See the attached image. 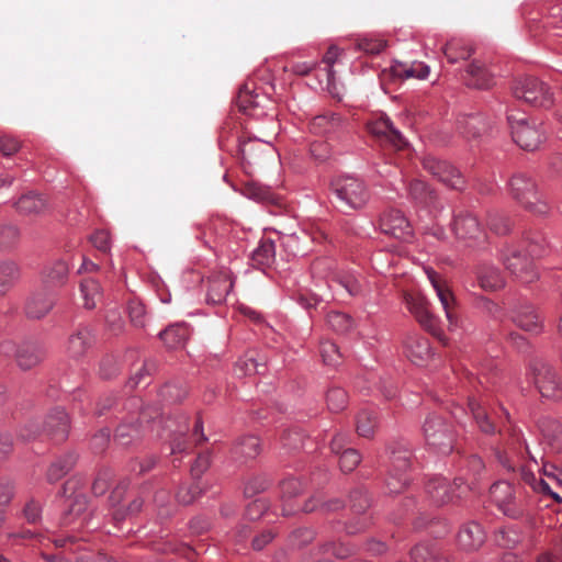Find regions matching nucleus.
Segmentation results:
<instances>
[{
    "mask_svg": "<svg viewBox=\"0 0 562 562\" xmlns=\"http://www.w3.org/2000/svg\"><path fill=\"white\" fill-rule=\"evenodd\" d=\"M160 395L165 401L176 403L184 398L186 391L179 384L168 383L161 387Z\"/></svg>",
    "mask_w": 562,
    "mask_h": 562,
    "instance_id": "nucleus-58",
    "label": "nucleus"
},
{
    "mask_svg": "<svg viewBox=\"0 0 562 562\" xmlns=\"http://www.w3.org/2000/svg\"><path fill=\"white\" fill-rule=\"evenodd\" d=\"M350 504L356 513H363L370 507V499L367 493L362 490H356L350 494Z\"/></svg>",
    "mask_w": 562,
    "mask_h": 562,
    "instance_id": "nucleus-61",
    "label": "nucleus"
},
{
    "mask_svg": "<svg viewBox=\"0 0 562 562\" xmlns=\"http://www.w3.org/2000/svg\"><path fill=\"white\" fill-rule=\"evenodd\" d=\"M321 357L326 366L335 367L340 361L338 347L333 341H323L319 348Z\"/></svg>",
    "mask_w": 562,
    "mask_h": 562,
    "instance_id": "nucleus-52",
    "label": "nucleus"
},
{
    "mask_svg": "<svg viewBox=\"0 0 562 562\" xmlns=\"http://www.w3.org/2000/svg\"><path fill=\"white\" fill-rule=\"evenodd\" d=\"M476 273L480 286L485 291H496L505 285L502 272L494 265L482 263Z\"/></svg>",
    "mask_w": 562,
    "mask_h": 562,
    "instance_id": "nucleus-30",
    "label": "nucleus"
},
{
    "mask_svg": "<svg viewBox=\"0 0 562 562\" xmlns=\"http://www.w3.org/2000/svg\"><path fill=\"white\" fill-rule=\"evenodd\" d=\"M442 52L450 64H456L468 59L473 48L463 40L453 38L442 47Z\"/></svg>",
    "mask_w": 562,
    "mask_h": 562,
    "instance_id": "nucleus-36",
    "label": "nucleus"
},
{
    "mask_svg": "<svg viewBox=\"0 0 562 562\" xmlns=\"http://www.w3.org/2000/svg\"><path fill=\"white\" fill-rule=\"evenodd\" d=\"M368 131L380 138L382 142L390 144L395 149H402L407 145L404 135L394 126L387 115L381 114L371 120L367 124Z\"/></svg>",
    "mask_w": 562,
    "mask_h": 562,
    "instance_id": "nucleus-11",
    "label": "nucleus"
},
{
    "mask_svg": "<svg viewBox=\"0 0 562 562\" xmlns=\"http://www.w3.org/2000/svg\"><path fill=\"white\" fill-rule=\"evenodd\" d=\"M16 211L24 215H38L47 209L46 201L37 193L23 194L15 203Z\"/></svg>",
    "mask_w": 562,
    "mask_h": 562,
    "instance_id": "nucleus-34",
    "label": "nucleus"
},
{
    "mask_svg": "<svg viewBox=\"0 0 562 562\" xmlns=\"http://www.w3.org/2000/svg\"><path fill=\"white\" fill-rule=\"evenodd\" d=\"M139 438V426L138 424L135 423L121 424L120 426H117L114 434V440L122 446H128L130 443Z\"/></svg>",
    "mask_w": 562,
    "mask_h": 562,
    "instance_id": "nucleus-46",
    "label": "nucleus"
},
{
    "mask_svg": "<svg viewBox=\"0 0 562 562\" xmlns=\"http://www.w3.org/2000/svg\"><path fill=\"white\" fill-rule=\"evenodd\" d=\"M487 226L490 227L491 231L498 235H505L510 231V223L508 218L498 213L488 214Z\"/></svg>",
    "mask_w": 562,
    "mask_h": 562,
    "instance_id": "nucleus-56",
    "label": "nucleus"
},
{
    "mask_svg": "<svg viewBox=\"0 0 562 562\" xmlns=\"http://www.w3.org/2000/svg\"><path fill=\"white\" fill-rule=\"evenodd\" d=\"M405 302L409 312L418 323L428 331L436 333L438 329L437 318L429 312L428 302L422 295H407Z\"/></svg>",
    "mask_w": 562,
    "mask_h": 562,
    "instance_id": "nucleus-16",
    "label": "nucleus"
},
{
    "mask_svg": "<svg viewBox=\"0 0 562 562\" xmlns=\"http://www.w3.org/2000/svg\"><path fill=\"white\" fill-rule=\"evenodd\" d=\"M258 367L259 364L255 358H244L236 362L235 371L238 375H251L255 373H261Z\"/></svg>",
    "mask_w": 562,
    "mask_h": 562,
    "instance_id": "nucleus-62",
    "label": "nucleus"
},
{
    "mask_svg": "<svg viewBox=\"0 0 562 562\" xmlns=\"http://www.w3.org/2000/svg\"><path fill=\"white\" fill-rule=\"evenodd\" d=\"M531 463L525 464L520 467V476L521 480L529 485L535 492L540 493L544 496H550L553 498L557 503L562 502V497L557 493L554 490H552L550 483L546 481L542 475L539 477L536 476L535 470L540 472V468L538 465L537 460L531 457Z\"/></svg>",
    "mask_w": 562,
    "mask_h": 562,
    "instance_id": "nucleus-14",
    "label": "nucleus"
},
{
    "mask_svg": "<svg viewBox=\"0 0 562 562\" xmlns=\"http://www.w3.org/2000/svg\"><path fill=\"white\" fill-rule=\"evenodd\" d=\"M15 360L22 370H29L37 366L45 357L42 346L33 342H23L15 349Z\"/></svg>",
    "mask_w": 562,
    "mask_h": 562,
    "instance_id": "nucleus-25",
    "label": "nucleus"
},
{
    "mask_svg": "<svg viewBox=\"0 0 562 562\" xmlns=\"http://www.w3.org/2000/svg\"><path fill=\"white\" fill-rule=\"evenodd\" d=\"M339 56H340V49L337 46H330L323 57L322 61L327 65L326 74H327L328 82H330L335 78V71H334L333 66L338 60Z\"/></svg>",
    "mask_w": 562,
    "mask_h": 562,
    "instance_id": "nucleus-63",
    "label": "nucleus"
},
{
    "mask_svg": "<svg viewBox=\"0 0 562 562\" xmlns=\"http://www.w3.org/2000/svg\"><path fill=\"white\" fill-rule=\"evenodd\" d=\"M330 189L337 206L344 213L364 209L371 196L364 180L352 175L336 177L330 183Z\"/></svg>",
    "mask_w": 562,
    "mask_h": 562,
    "instance_id": "nucleus-3",
    "label": "nucleus"
},
{
    "mask_svg": "<svg viewBox=\"0 0 562 562\" xmlns=\"http://www.w3.org/2000/svg\"><path fill=\"white\" fill-rule=\"evenodd\" d=\"M513 323L525 331L540 334L543 330V321L535 306L527 302H517L512 308Z\"/></svg>",
    "mask_w": 562,
    "mask_h": 562,
    "instance_id": "nucleus-13",
    "label": "nucleus"
},
{
    "mask_svg": "<svg viewBox=\"0 0 562 562\" xmlns=\"http://www.w3.org/2000/svg\"><path fill=\"white\" fill-rule=\"evenodd\" d=\"M386 46L385 41L373 37H362L357 42V48L363 50L367 54L378 55Z\"/></svg>",
    "mask_w": 562,
    "mask_h": 562,
    "instance_id": "nucleus-55",
    "label": "nucleus"
},
{
    "mask_svg": "<svg viewBox=\"0 0 562 562\" xmlns=\"http://www.w3.org/2000/svg\"><path fill=\"white\" fill-rule=\"evenodd\" d=\"M507 122L513 140L525 150H537L547 139L543 123L519 110L510 109L507 112Z\"/></svg>",
    "mask_w": 562,
    "mask_h": 562,
    "instance_id": "nucleus-2",
    "label": "nucleus"
},
{
    "mask_svg": "<svg viewBox=\"0 0 562 562\" xmlns=\"http://www.w3.org/2000/svg\"><path fill=\"white\" fill-rule=\"evenodd\" d=\"M128 315L132 324L136 327H144L146 323L145 305L137 301H132L128 304Z\"/></svg>",
    "mask_w": 562,
    "mask_h": 562,
    "instance_id": "nucleus-57",
    "label": "nucleus"
},
{
    "mask_svg": "<svg viewBox=\"0 0 562 562\" xmlns=\"http://www.w3.org/2000/svg\"><path fill=\"white\" fill-rule=\"evenodd\" d=\"M542 473L540 475L546 476V481H548L552 487L562 486V471L559 470L555 465L544 463L541 468Z\"/></svg>",
    "mask_w": 562,
    "mask_h": 562,
    "instance_id": "nucleus-60",
    "label": "nucleus"
},
{
    "mask_svg": "<svg viewBox=\"0 0 562 562\" xmlns=\"http://www.w3.org/2000/svg\"><path fill=\"white\" fill-rule=\"evenodd\" d=\"M409 555L412 562H432L436 551L432 546L420 543L411 550Z\"/></svg>",
    "mask_w": 562,
    "mask_h": 562,
    "instance_id": "nucleus-54",
    "label": "nucleus"
},
{
    "mask_svg": "<svg viewBox=\"0 0 562 562\" xmlns=\"http://www.w3.org/2000/svg\"><path fill=\"white\" fill-rule=\"evenodd\" d=\"M345 127L344 119L334 112L316 115L310 122V130L316 135L331 137L340 133Z\"/></svg>",
    "mask_w": 562,
    "mask_h": 562,
    "instance_id": "nucleus-19",
    "label": "nucleus"
},
{
    "mask_svg": "<svg viewBox=\"0 0 562 562\" xmlns=\"http://www.w3.org/2000/svg\"><path fill=\"white\" fill-rule=\"evenodd\" d=\"M56 303V297L52 292L36 291L32 293L24 306L29 318L40 319L46 316Z\"/></svg>",
    "mask_w": 562,
    "mask_h": 562,
    "instance_id": "nucleus-18",
    "label": "nucleus"
},
{
    "mask_svg": "<svg viewBox=\"0 0 562 562\" xmlns=\"http://www.w3.org/2000/svg\"><path fill=\"white\" fill-rule=\"evenodd\" d=\"M513 94L516 99L533 106L549 108L553 104V93L550 87L535 77L517 80L513 87Z\"/></svg>",
    "mask_w": 562,
    "mask_h": 562,
    "instance_id": "nucleus-5",
    "label": "nucleus"
},
{
    "mask_svg": "<svg viewBox=\"0 0 562 562\" xmlns=\"http://www.w3.org/2000/svg\"><path fill=\"white\" fill-rule=\"evenodd\" d=\"M232 289L233 281L227 274L211 279L206 294V302L213 305L222 304L225 302Z\"/></svg>",
    "mask_w": 562,
    "mask_h": 562,
    "instance_id": "nucleus-32",
    "label": "nucleus"
},
{
    "mask_svg": "<svg viewBox=\"0 0 562 562\" xmlns=\"http://www.w3.org/2000/svg\"><path fill=\"white\" fill-rule=\"evenodd\" d=\"M405 352L409 360L423 366L431 357V348L427 338L411 335L405 340Z\"/></svg>",
    "mask_w": 562,
    "mask_h": 562,
    "instance_id": "nucleus-24",
    "label": "nucleus"
},
{
    "mask_svg": "<svg viewBox=\"0 0 562 562\" xmlns=\"http://www.w3.org/2000/svg\"><path fill=\"white\" fill-rule=\"evenodd\" d=\"M423 167L448 188L460 190L464 186V180L460 171L447 160L439 159L435 156H427L423 159Z\"/></svg>",
    "mask_w": 562,
    "mask_h": 562,
    "instance_id": "nucleus-9",
    "label": "nucleus"
},
{
    "mask_svg": "<svg viewBox=\"0 0 562 562\" xmlns=\"http://www.w3.org/2000/svg\"><path fill=\"white\" fill-rule=\"evenodd\" d=\"M502 260L506 269L522 283H530L538 278L532 259L519 249L507 247L503 250Z\"/></svg>",
    "mask_w": 562,
    "mask_h": 562,
    "instance_id": "nucleus-8",
    "label": "nucleus"
},
{
    "mask_svg": "<svg viewBox=\"0 0 562 562\" xmlns=\"http://www.w3.org/2000/svg\"><path fill=\"white\" fill-rule=\"evenodd\" d=\"M190 335L188 326L184 324H176L159 333V338L164 341L166 347L177 349L187 342Z\"/></svg>",
    "mask_w": 562,
    "mask_h": 562,
    "instance_id": "nucleus-35",
    "label": "nucleus"
},
{
    "mask_svg": "<svg viewBox=\"0 0 562 562\" xmlns=\"http://www.w3.org/2000/svg\"><path fill=\"white\" fill-rule=\"evenodd\" d=\"M90 241L100 251L106 252L111 248L110 234L106 231H97L90 236Z\"/></svg>",
    "mask_w": 562,
    "mask_h": 562,
    "instance_id": "nucleus-64",
    "label": "nucleus"
},
{
    "mask_svg": "<svg viewBox=\"0 0 562 562\" xmlns=\"http://www.w3.org/2000/svg\"><path fill=\"white\" fill-rule=\"evenodd\" d=\"M318 64L319 63L314 59L306 61H296L290 64L289 66H285L284 70L296 76H307L318 66Z\"/></svg>",
    "mask_w": 562,
    "mask_h": 562,
    "instance_id": "nucleus-59",
    "label": "nucleus"
},
{
    "mask_svg": "<svg viewBox=\"0 0 562 562\" xmlns=\"http://www.w3.org/2000/svg\"><path fill=\"white\" fill-rule=\"evenodd\" d=\"M423 434L426 445L435 452L448 454L452 451L454 434L442 416L435 413L427 415L423 424Z\"/></svg>",
    "mask_w": 562,
    "mask_h": 562,
    "instance_id": "nucleus-4",
    "label": "nucleus"
},
{
    "mask_svg": "<svg viewBox=\"0 0 562 562\" xmlns=\"http://www.w3.org/2000/svg\"><path fill=\"white\" fill-rule=\"evenodd\" d=\"M529 374L542 397L551 400L562 397V382L552 366L535 360L530 364Z\"/></svg>",
    "mask_w": 562,
    "mask_h": 562,
    "instance_id": "nucleus-6",
    "label": "nucleus"
},
{
    "mask_svg": "<svg viewBox=\"0 0 562 562\" xmlns=\"http://www.w3.org/2000/svg\"><path fill=\"white\" fill-rule=\"evenodd\" d=\"M507 190L509 196L526 212L538 217L550 214L551 206L547 196L527 172H515L507 181Z\"/></svg>",
    "mask_w": 562,
    "mask_h": 562,
    "instance_id": "nucleus-1",
    "label": "nucleus"
},
{
    "mask_svg": "<svg viewBox=\"0 0 562 562\" xmlns=\"http://www.w3.org/2000/svg\"><path fill=\"white\" fill-rule=\"evenodd\" d=\"M20 229L13 224L0 225V249H11L15 247L20 240Z\"/></svg>",
    "mask_w": 562,
    "mask_h": 562,
    "instance_id": "nucleus-47",
    "label": "nucleus"
},
{
    "mask_svg": "<svg viewBox=\"0 0 562 562\" xmlns=\"http://www.w3.org/2000/svg\"><path fill=\"white\" fill-rule=\"evenodd\" d=\"M326 402L331 412H340L347 406L348 395L344 389L334 386L327 391Z\"/></svg>",
    "mask_w": 562,
    "mask_h": 562,
    "instance_id": "nucleus-48",
    "label": "nucleus"
},
{
    "mask_svg": "<svg viewBox=\"0 0 562 562\" xmlns=\"http://www.w3.org/2000/svg\"><path fill=\"white\" fill-rule=\"evenodd\" d=\"M327 325L339 334L349 331L353 326L352 318L342 312L331 311L326 316Z\"/></svg>",
    "mask_w": 562,
    "mask_h": 562,
    "instance_id": "nucleus-44",
    "label": "nucleus"
},
{
    "mask_svg": "<svg viewBox=\"0 0 562 562\" xmlns=\"http://www.w3.org/2000/svg\"><path fill=\"white\" fill-rule=\"evenodd\" d=\"M252 266L265 270L270 268L276 260V244L270 238H261L250 256Z\"/></svg>",
    "mask_w": 562,
    "mask_h": 562,
    "instance_id": "nucleus-29",
    "label": "nucleus"
},
{
    "mask_svg": "<svg viewBox=\"0 0 562 562\" xmlns=\"http://www.w3.org/2000/svg\"><path fill=\"white\" fill-rule=\"evenodd\" d=\"M326 292L334 294L344 290L349 296H358L362 293V281L353 273L326 276Z\"/></svg>",
    "mask_w": 562,
    "mask_h": 562,
    "instance_id": "nucleus-20",
    "label": "nucleus"
},
{
    "mask_svg": "<svg viewBox=\"0 0 562 562\" xmlns=\"http://www.w3.org/2000/svg\"><path fill=\"white\" fill-rule=\"evenodd\" d=\"M526 248L529 257H541L546 252L547 240L541 234L528 235L526 237Z\"/></svg>",
    "mask_w": 562,
    "mask_h": 562,
    "instance_id": "nucleus-50",
    "label": "nucleus"
},
{
    "mask_svg": "<svg viewBox=\"0 0 562 562\" xmlns=\"http://www.w3.org/2000/svg\"><path fill=\"white\" fill-rule=\"evenodd\" d=\"M69 426V416L66 411L60 407L53 409L45 422L46 431L54 436L57 441H63L67 438Z\"/></svg>",
    "mask_w": 562,
    "mask_h": 562,
    "instance_id": "nucleus-27",
    "label": "nucleus"
},
{
    "mask_svg": "<svg viewBox=\"0 0 562 562\" xmlns=\"http://www.w3.org/2000/svg\"><path fill=\"white\" fill-rule=\"evenodd\" d=\"M76 456L67 453L55 460L47 471V479L49 482H56L67 475L76 463Z\"/></svg>",
    "mask_w": 562,
    "mask_h": 562,
    "instance_id": "nucleus-38",
    "label": "nucleus"
},
{
    "mask_svg": "<svg viewBox=\"0 0 562 562\" xmlns=\"http://www.w3.org/2000/svg\"><path fill=\"white\" fill-rule=\"evenodd\" d=\"M452 231L457 239L465 247H479L486 240V234L477 217L467 211L460 212L454 216Z\"/></svg>",
    "mask_w": 562,
    "mask_h": 562,
    "instance_id": "nucleus-7",
    "label": "nucleus"
},
{
    "mask_svg": "<svg viewBox=\"0 0 562 562\" xmlns=\"http://www.w3.org/2000/svg\"><path fill=\"white\" fill-rule=\"evenodd\" d=\"M411 465V453L407 450L393 451L391 467L386 477L390 493H401L409 482L407 470Z\"/></svg>",
    "mask_w": 562,
    "mask_h": 562,
    "instance_id": "nucleus-10",
    "label": "nucleus"
},
{
    "mask_svg": "<svg viewBox=\"0 0 562 562\" xmlns=\"http://www.w3.org/2000/svg\"><path fill=\"white\" fill-rule=\"evenodd\" d=\"M20 270L14 262L0 263V295L5 294L19 280Z\"/></svg>",
    "mask_w": 562,
    "mask_h": 562,
    "instance_id": "nucleus-41",
    "label": "nucleus"
},
{
    "mask_svg": "<svg viewBox=\"0 0 562 562\" xmlns=\"http://www.w3.org/2000/svg\"><path fill=\"white\" fill-rule=\"evenodd\" d=\"M510 493V484L506 481H501L492 485L491 487V496L498 509L507 517L513 519L521 518L525 515V507L521 503L515 501L513 503H505L502 498H499L501 494H505V496L509 497Z\"/></svg>",
    "mask_w": 562,
    "mask_h": 562,
    "instance_id": "nucleus-17",
    "label": "nucleus"
},
{
    "mask_svg": "<svg viewBox=\"0 0 562 562\" xmlns=\"http://www.w3.org/2000/svg\"><path fill=\"white\" fill-rule=\"evenodd\" d=\"M239 151L248 165L259 164L265 156H273L276 149L271 142L261 140L257 137L248 138L239 143Z\"/></svg>",
    "mask_w": 562,
    "mask_h": 562,
    "instance_id": "nucleus-15",
    "label": "nucleus"
},
{
    "mask_svg": "<svg viewBox=\"0 0 562 562\" xmlns=\"http://www.w3.org/2000/svg\"><path fill=\"white\" fill-rule=\"evenodd\" d=\"M342 507V502L340 499H333L329 502H322L319 496H313L308 499L302 507V510L305 513H311L316 509L322 512H335Z\"/></svg>",
    "mask_w": 562,
    "mask_h": 562,
    "instance_id": "nucleus-49",
    "label": "nucleus"
},
{
    "mask_svg": "<svg viewBox=\"0 0 562 562\" xmlns=\"http://www.w3.org/2000/svg\"><path fill=\"white\" fill-rule=\"evenodd\" d=\"M409 195L420 207L429 209V212H437L436 206V193L435 191L424 181L414 180L409 184Z\"/></svg>",
    "mask_w": 562,
    "mask_h": 562,
    "instance_id": "nucleus-28",
    "label": "nucleus"
},
{
    "mask_svg": "<svg viewBox=\"0 0 562 562\" xmlns=\"http://www.w3.org/2000/svg\"><path fill=\"white\" fill-rule=\"evenodd\" d=\"M435 292L446 313L447 319L449 321L450 325H453L457 319L453 312L456 302L453 294L446 284L442 286L435 284Z\"/></svg>",
    "mask_w": 562,
    "mask_h": 562,
    "instance_id": "nucleus-43",
    "label": "nucleus"
},
{
    "mask_svg": "<svg viewBox=\"0 0 562 562\" xmlns=\"http://www.w3.org/2000/svg\"><path fill=\"white\" fill-rule=\"evenodd\" d=\"M380 228L384 234L395 238L408 240L413 236L411 222L400 210L391 209L380 217Z\"/></svg>",
    "mask_w": 562,
    "mask_h": 562,
    "instance_id": "nucleus-12",
    "label": "nucleus"
},
{
    "mask_svg": "<svg viewBox=\"0 0 562 562\" xmlns=\"http://www.w3.org/2000/svg\"><path fill=\"white\" fill-rule=\"evenodd\" d=\"M361 457L356 449L346 448L339 454V467L342 472L353 471L360 463Z\"/></svg>",
    "mask_w": 562,
    "mask_h": 562,
    "instance_id": "nucleus-51",
    "label": "nucleus"
},
{
    "mask_svg": "<svg viewBox=\"0 0 562 562\" xmlns=\"http://www.w3.org/2000/svg\"><path fill=\"white\" fill-rule=\"evenodd\" d=\"M426 493L435 505H443L454 499V488L442 476H434L428 480L425 486Z\"/></svg>",
    "mask_w": 562,
    "mask_h": 562,
    "instance_id": "nucleus-21",
    "label": "nucleus"
},
{
    "mask_svg": "<svg viewBox=\"0 0 562 562\" xmlns=\"http://www.w3.org/2000/svg\"><path fill=\"white\" fill-rule=\"evenodd\" d=\"M94 344L92 331L87 327H79L68 339L67 353L74 359L83 357Z\"/></svg>",
    "mask_w": 562,
    "mask_h": 562,
    "instance_id": "nucleus-23",
    "label": "nucleus"
},
{
    "mask_svg": "<svg viewBox=\"0 0 562 562\" xmlns=\"http://www.w3.org/2000/svg\"><path fill=\"white\" fill-rule=\"evenodd\" d=\"M469 408L473 419L482 432L486 435H492L495 432L494 425L490 422L485 411L482 408L480 403H477L475 400H471L469 402Z\"/></svg>",
    "mask_w": 562,
    "mask_h": 562,
    "instance_id": "nucleus-45",
    "label": "nucleus"
},
{
    "mask_svg": "<svg viewBox=\"0 0 562 562\" xmlns=\"http://www.w3.org/2000/svg\"><path fill=\"white\" fill-rule=\"evenodd\" d=\"M317 291L308 293H295L293 300L296 301L302 307L308 310L317 306L321 302L334 300L335 295L327 293L325 288L317 284Z\"/></svg>",
    "mask_w": 562,
    "mask_h": 562,
    "instance_id": "nucleus-39",
    "label": "nucleus"
},
{
    "mask_svg": "<svg viewBox=\"0 0 562 562\" xmlns=\"http://www.w3.org/2000/svg\"><path fill=\"white\" fill-rule=\"evenodd\" d=\"M80 292L83 299V306L88 310L94 308L102 297L99 282L91 278H86L81 281Z\"/></svg>",
    "mask_w": 562,
    "mask_h": 562,
    "instance_id": "nucleus-37",
    "label": "nucleus"
},
{
    "mask_svg": "<svg viewBox=\"0 0 562 562\" xmlns=\"http://www.w3.org/2000/svg\"><path fill=\"white\" fill-rule=\"evenodd\" d=\"M485 541V531L476 521L464 524L458 533L459 546L467 551L479 549Z\"/></svg>",
    "mask_w": 562,
    "mask_h": 562,
    "instance_id": "nucleus-22",
    "label": "nucleus"
},
{
    "mask_svg": "<svg viewBox=\"0 0 562 562\" xmlns=\"http://www.w3.org/2000/svg\"><path fill=\"white\" fill-rule=\"evenodd\" d=\"M282 446L288 450H299L305 446V435L300 429H292L282 436Z\"/></svg>",
    "mask_w": 562,
    "mask_h": 562,
    "instance_id": "nucleus-53",
    "label": "nucleus"
},
{
    "mask_svg": "<svg viewBox=\"0 0 562 562\" xmlns=\"http://www.w3.org/2000/svg\"><path fill=\"white\" fill-rule=\"evenodd\" d=\"M458 130L465 137H477L485 131V124L481 115L469 114L458 120Z\"/></svg>",
    "mask_w": 562,
    "mask_h": 562,
    "instance_id": "nucleus-40",
    "label": "nucleus"
},
{
    "mask_svg": "<svg viewBox=\"0 0 562 562\" xmlns=\"http://www.w3.org/2000/svg\"><path fill=\"white\" fill-rule=\"evenodd\" d=\"M357 431L360 436L369 438L376 427V414L373 409L364 408L357 416Z\"/></svg>",
    "mask_w": 562,
    "mask_h": 562,
    "instance_id": "nucleus-42",
    "label": "nucleus"
},
{
    "mask_svg": "<svg viewBox=\"0 0 562 562\" xmlns=\"http://www.w3.org/2000/svg\"><path fill=\"white\" fill-rule=\"evenodd\" d=\"M261 451L260 440L256 436H244L237 440L232 453L236 460L255 459Z\"/></svg>",
    "mask_w": 562,
    "mask_h": 562,
    "instance_id": "nucleus-33",
    "label": "nucleus"
},
{
    "mask_svg": "<svg viewBox=\"0 0 562 562\" xmlns=\"http://www.w3.org/2000/svg\"><path fill=\"white\" fill-rule=\"evenodd\" d=\"M464 80L469 87L476 89H487L493 85V76L480 61L467 67Z\"/></svg>",
    "mask_w": 562,
    "mask_h": 562,
    "instance_id": "nucleus-31",
    "label": "nucleus"
},
{
    "mask_svg": "<svg viewBox=\"0 0 562 562\" xmlns=\"http://www.w3.org/2000/svg\"><path fill=\"white\" fill-rule=\"evenodd\" d=\"M69 274V265L64 259H56L48 263L42 272L43 283L47 286L60 288L66 284Z\"/></svg>",
    "mask_w": 562,
    "mask_h": 562,
    "instance_id": "nucleus-26",
    "label": "nucleus"
}]
</instances>
